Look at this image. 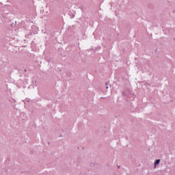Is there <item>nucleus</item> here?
<instances>
[{"label":"nucleus","instance_id":"nucleus-3","mask_svg":"<svg viewBox=\"0 0 175 175\" xmlns=\"http://www.w3.org/2000/svg\"><path fill=\"white\" fill-rule=\"evenodd\" d=\"M0 5H3V3H2V2H0Z\"/></svg>","mask_w":175,"mask_h":175},{"label":"nucleus","instance_id":"nucleus-2","mask_svg":"<svg viewBox=\"0 0 175 175\" xmlns=\"http://www.w3.org/2000/svg\"><path fill=\"white\" fill-rule=\"evenodd\" d=\"M105 85H106V88L107 90L109 88V86H107V85H109V82H106Z\"/></svg>","mask_w":175,"mask_h":175},{"label":"nucleus","instance_id":"nucleus-4","mask_svg":"<svg viewBox=\"0 0 175 175\" xmlns=\"http://www.w3.org/2000/svg\"><path fill=\"white\" fill-rule=\"evenodd\" d=\"M12 27H14V25H13V23L12 24Z\"/></svg>","mask_w":175,"mask_h":175},{"label":"nucleus","instance_id":"nucleus-5","mask_svg":"<svg viewBox=\"0 0 175 175\" xmlns=\"http://www.w3.org/2000/svg\"><path fill=\"white\" fill-rule=\"evenodd\" d=\"M25 72H27V69H25Z\"/></svg>","mask_w":175,"mask_h":175},{"label":"nucleus","instance_id":"nucleus-1","mask_svg":"<svg viewBox=\"0 0 175 175\" xmlns=\"http://www.w3.org/2000/svg\"><path fill=\"white\" fill-rule=\"evenodd\" d=\"M161 163V159H157L154 163V167L156 166H158V165H159V163Z\"/></svg>","mask_w":175,"mask_h":175},{"label":"nucleus","instance_id":"nucleus-6","mask_svg":"<svg viewBox=\"0 0 175 175\" xmlns=\"http://www.w3.org/2000/svg\"><path fill=\"white\" fill-rule=\"evenodd\" d=\"M118 169H120V166L118 167Z\"/></svg>","mask_w":175,"mask_h":175}]
</instances>
